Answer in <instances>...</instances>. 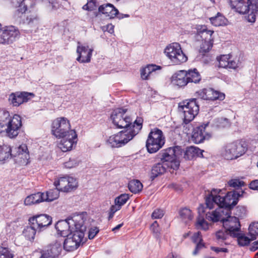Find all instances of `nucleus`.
Listing matches in <instances>:
<instances>
[{
	"mask_svg": "<svg viewBox=\"0 0 258 258\" xmlns=\"http://www.w3.org/2000/svg\"><path fill=\"white\" fill-rule=\"evenodd\" d=\"M248 231L251 239H255L258 236V222H253L250 224Z\"/></svg>",
	"mask_w": 258,
	"mask_h": 258,
	"instance_id": "obj_43",
	"label": "nucleus"
},
{
	"mask_svg": "<svg viewBox=\"0 0 258 258\" xmlns=\"http://www.w3.org/2000/svg\"><path fill=\"white\" fill-rule=\"evenodd\" d=\"M164 53L175 64L185 62L187 60V56L182 52L180 45L178 43H173L167 46L165 49Z\"/></svg>",
	"mask_w": 258,
	"mask_h": 258,
	"instance_id": "obj_8",
	"label": "nucleus"
},
{
	"mask_svg": "<svg viewBox=\"0 0 258 258\" xmlns=\"http://www.w3.org/2000/svg\"><path fill=\"white\" fill-rule=\"evenodd\" d=\"M160 66L156 64H148L145 68H143L141 70V78L143 80H148L149 79L150 76L156 71L160 70Z\"/></svg>",
	"mask_w": 258,
	"mask_h": 258,
	"instance_id": "obj_29",
	"label": "nucleus"
},
{
	"mask_svg": "<svg viewBox=\"0 0 258 258\" xmlns=\"http://www.w3.org/2000/svg\"><path fill=\"white\" fill-rule=\"evenodd\" d=\"M129 198L130 197L128 194H121L115 199V205L114 206L120 210L121 207L126 203Z\"/></svg>",
	"mask_w": 258,
	"mask_h": 258,
	"instance_id": "obj_41",
	"label": "nucleus"
},
{
	"mask_svg": "<svg viewBox=\"0 0 258 258\" xmlns=\"http://www.w3.org/2000/svg\"><path fill=\"white\" fill-rule=\"evenodd\" d=\"M191 239L192 241L195 243L203 242V239L200 232H198L194 233V234L192 236Z\"/></svg>",
	"mask_w": 258,
	"mask_h": 258,
	"instance_id": "obj_55",
	"label": "nucleus"
},
{
	"mask_svg": "<svg viewBox=\"0 0 258 258\" xmlns=\"http://www.w3.org/2000/svg\"><path fill=\"white\" fill-rule=\"evenodd\" d=\"M207 93V100H215L218 99L223 100L225 98V94L224 93L215 91L212 88H208Z\"/></svg>",
	"mask_w": 258,
	"mask_h": 258,
	"instance_id": "obj_34",
	"label": "nucleus"
},
{
	"mask_svg": "<svg viewBox=\"0 0 258 258\" xmlns=\"http://www.w3.org/2000/svg\"><path fill=\"white\" fill-rule=\"evenodd\" d=\"M42 195V192H38L28 196L25 199L24 204L26 206H30L44 202Z\"/></svg>",
	"mask_w": 258,
	"mask_h": 258,
	"instance_id": "obj_30",
	"label": "nucleus"
},
{
	"mask_svg": "<svg viewBox=\"0 0 258 258\" xmlns=\"http://www.w3.org/2000/svg\"><path fill=\"white\" fill-rule=\"evenodd\" d=\"M246 150V146H226L222 155L227 160H233L243 155Z\"/></svg>",
	"mask_w": 258,
	"mask_h": 258,
	"instance_id": "obj_20",
	"label": "nucleus"
},
{
	"mask_svg": "<svg viewBox=\"0 0 258 258\" xmlns=\"http://www.w3.org/2000/svg\"><path fill=\"white\" fill-rule=\"evenodd\" d=\"M211 24L215 26H220L226 24L227 19L221 13H218L215 17L209 19Z\"/></svg>",
	"mask_w": 258,
	"mask_h": 258,
	"instance_id": "obj_36",
	"label": "nucleus"
},
{
	"mask_svg": "<svg viewBox=\"0 0 258 258\" xmlns=\"http://www.w3.org/2000/svg\"><path fill=\"white\" fill-rule=\"evenodd\" d=\"M99 229L97 227H95L90 229L88 233V237L90 239H92L94 238L95 235L98 233Z\"/></svg>",
	"mask_w": 258,
	"mask_h": 258,
	"instance_id": "obj_57",
	"label": "nucleus"
},
{
	"mask_svg": "<svg viewBox=\"0 0 258 258\" xmlns=\"http://www.w3.org/2000/svg\"><path fill=\"white\" fill-rule=\"evenodd\" d=\"M228 184L231 187L238 188L244 185V182L242 181L239 180V179H234L229 180Z\"/></svg>",
	"mask_w": 258,
	"mask_h": 258,
	"instance_id": "obj_50",
	"label": "nucleus"
},
{
	"mask_svg": "<svg viewBox=\"0 0 258 258\" xmlns=\"http://www.w3.org/2000/svg\"><path fill=\"white\" fill-rule=\"evenodd\" d=\"M209 123L203 124L194 128L191 140L195 144L202 143L205 140H208L211 137L210 134L205 132L206 127Z\"/></svg>",
	"mask_w": 258,
	"mask_h": 258,
	"instance_id": "obj_19",
	"label": "nucleus"
},
{
	"mask_svg": "<svg viewBox=\"0 0 258 258\" xmlns=\"http://www.w3.org/2000/svg\"><path fill=\"white\" fill-rule=\"evenodd\" d=\"M180 146H173L162 151L159 154L161 162H165L168 168L177 170L180 164L179 155L177 151H180Z\"/></svg>",
	"mask_w": 258,
	"mask_h": 258,
	"instance_id": "obj_7",
	"label": "nucleus"
},
{
	"mask_svg": "<svg viewBox=\"0 0 258 258\" xmlns=\"http://www.w3.org/2000/svg\"><path fill=\"white\" fill-rule=\"evenodd\" d=\"M249 187L253 190H258V179L252 181L249 184Z\"/></svg>",
	"mask_w": 258,
	"mask_h": 258,
	"instance_id": "obj_64",
	"label": "nucleus"
},
{
	"mask_svg": "<svg viewBox=\"0 0 258 258\" xmlns=\"http://www.w3.org/2000/svg\"><path fill=\"white\" fill-rule=\"evenodd\" d=\"M256 142L255 140L249 139H241L236 141V144L238 145H247L248 144H256Z\"/></svg>",
	"mask_w": 258,
	"mask_h": 258,
	"instance_id": "obj_53",
	"label": "nucleus"
},
{
	"mask_svg": "<svg viewBox=\"0 0 258 258\" xmlns=\"http://www.w3.org/2000/svg\"><path fill=\"white\" fill-rule=\"evenodd\" d=\"M232 9L236 12L244 14L249 10L247 0H228Z\"/></svg>",
	"mask_w": 258,
	"mask_h": 258,
	"instance_id": "obj_21",
	"label": "nucleus"
},
{
	"mask_svg": "<svg viewBox=\"0 0 258 258\" xmlns=\"http://www.w3.org/2000/svg\"><path fill=\"white\" fill-rule=\"evenodd\" d=\"M11 146H0V164L10 158Z\"/></svg>",
	"mask_w": 258,
	"mask_h": 258,
	"instance_id": "obj_40",
	"label": "nucleus"
},
{
	"mask_svg": "<svg viewBox=\"0 0 258 258\" xmlns=\"http://www.w3.org/2000/svg\"><path fill=\"white\" fill-rule=\"evenodd\" d=\"M202 152L196 146H189L184 152V158L186 160H191L196 156L202 155Z\"/></svg>",
	"mask_w": 258,
	"mask_h": 258,
	"instance_id": "obj_31",
	"label": "nucleus"
},
{
	"mask_svg": "<svg viewBox=\"0 0 258 258\" xmlns=\"http://www.w3.org/2000/svg\"><path fill=\"white\" fill-rule=\"evenodd\" d=\"M199 217L196 222V227L199 229L207 230L209 229V224L205 219V212L206 210L204 205H200L198 209Z\"/></svg>",
	"mask_w": 258,
	"mask_h": 258,
	"instance_id": "obj_24",
	"label": "nucleus"
},
{
	"mask_svg": "<svg viewBox=\"0 0 258 258\" xmlns=\"http://www.w3.org/2000/svg\"><path fill=\"white\" fill-rule=\"evenodd\" d=\"M79 164L78 161L76 159H70L69 161L64 163V166L67 168H72L77 166Z\"/></svg>",
	"mask_w": 258,
	"mask_h": 258,
	"instance_id": "obj_52",
	"label": "nucleus"
},
{
	"mask_svg": "<svg viewBox=\"0 0 258 258\" xmlns=\"http://www.w3.org/2000/svg\"><path fill=\"white\" fill-rule=\"evenodd\" d=\"M229 58L226 55L221 56L220 58L218 59L219 67L223 68H227L229 64Z\"/></svg>",
	"mask_w": 258,
	"mask_h": 258,
	"instance_id": "obj_48",
	"label": "nucleus"
},
{
	"mask_svg": "<svg viewBox=\"0 0 258 258\" xmlns=\"http://www.w3.org/2000/svg\"><path fill=\"white\" fill-rule=\"evenodd\" d=\"M54 185L59 191L69 192L77 187V182L72 177L64 176L55 180Z\"/></svg>",
	"mask_w": 258,
	"mask_h": 258,
	"instance_id": "obj_14",
	"label": "nucleus"
},
{
	"mask_svg": "<svg viewBox=\"0 0 258 258\" xmlns=\"http://www.w3.org/2000/svg\"><path fill=\"white\" fill-rule=\"evenodd\" d=\"M88 3L83 7V9L88 11H93L96 7V0H87Z\"/></svg>",
	"mask_w": 258,
	"mask_h": 258,
	"instance_id": "obj_51",
	"label": "nucleus"
},
{
	"mask_svg": "<svg viewBox=\"0 0 258 258\" xmlns=\"http://www.w3.org/2000/svg\"><path fill=\"white\" fill-rule=\"evenodd\" d=\"M165 143V138L162 131L155 128L150 132L146 145H164Z\"/></svg>",
	"mask_w": 258,
	"mask_h": 258,
	"instance_id": "obj_18",
	"label": "nucleus"
},
{
	"mask_svg": "<svg viewBox=\"0 0 258 258\" xmlns=\"http://www.w3.org/2000/svg\"><path fill=\"white\" fill-rule=\"evenodd\" d=\"M247 3L250 7L247 12H250L248 16V21L250 22H254L255 13L258 11V0H247Z\"/></svg>",
	"mask_w": 258,
	"mask_h": 258,
	"instance_id": "obj_28",
	"label": "nucleus"
},
{
	"mask_svg": "<svg viewBox=\"0 0 258 258\" xmlns=\"http://www.w3.org/2000/svg\"><path fill=\"white\" fill-rule=\"evenodd\" d=\"M13 256L9 248L0 247V258H13Z\"/></svg>",
	"mask_w": 258,
	"mask_h": 258,
	"instance_id": "obj_46",
	"label": "nucleus"
},
{
	"mask_svg": "<svg viewBox=\"0 0 258 258\" xmlns=\"http://www.w3.org/2000/svg\"><path fill=\"white\" fill-rule=\"evenodd\" d=\"M172 82L179 87H184L188 84L186 71L181 70L173 75L171 78Z\"/></svg>",
	"mask_w": 258,
	"mask_h": 258,
	"instance_id": "obj_25",
	"label": "nucleus"
},
{
	"mask_svg": "<svg viewBox=\"0 0 258 258\" xmlns=\"http://www.w3.org/2000/svg\"><path fill=\"white\" fill-rule=\"evenodd\" d=\"M118 210H119L116 207H115L114 205L111 206L108 213V220L111 219L113 218L114 213Z\"/></svg>",
	"mask_w": 258,
	"mask_h": 258,
	"instance_id": "obj_59",
	"label": "nucleus"
},
{
	"mask_svg": "<svg viewBox=\"0 0 258 258\" xmlns=\"http://www.w3.org/2000/svg\"><path fill=\"white\" fill-rule=\"evenodd\" d=\"M83 221L82 219L77 221L72 218H69L65 220L58 221L55 224V227L58 232V234L62 237H66L76 230V225L78 223Z\"/></svg>",
	"mask_w": 258,
	"mask_h": 258,
	"instance_id": "obj_11",
	"label": "nucleus"
},
{
	"mask_svg": "<svg viewBox=\"0 0 258 258\" xmlns=\"http://www.w3.org/2000/svg\"><path fill=\"white\" fill-rule=\"evenodd\" d=\"M167 168L168 165L163 162L154 164L151 171L150 178L151 180H153L156 177L164 174Z\"/></svg>",
	"mask_w": 258,
	"mask_h": 258,
	"instance_id": "obj_27",
	"label": "nucleus"
},
{
	"mask_svg": "<svg viewBox=\"0 0 258 258\" xmlns=\"http://www.w3.org/2000/svg\"><path fill=\"white\" fill-rule=\"evenodd\" d=\"M26 22L30 25H37L38 24V18L35 15L31 14L27 16Z\"/></svg>",
	"mask_w": 258,
	"mask_h": 258,
	"instance_id": "obj_49",
	"label": "nucleus"
},
{
	"mask_svg": "<svg viewBox=\"0 0 258 258\" xmlns=\"http://www.w3.org/2000/svg\"><path fill=\"white\" fill-rule=\"evenodd\" d=\"M186 76L188 83H199L202 79L200 74L196 69L189 70L188 71H186Z\"/></svg>",
	"mask_w": 258,
	"mask_h": 258,
	"instance_id": "obj_32",
	"label": "nucleus"
},
{
	"mask_svg": "<svg viewBox=\"0 0 258 258\" xmlns=\"http://www.w3.org/2000/svg\"><path fill=\"white\" fill-rule=\"evenodd\" d=\"M238 235L237 236H232L233 237H236L237 238V240L238 243L239 245L241 246H244L248 245L250 241L253 240V239L248 238V237L245 236L244 234L241 233V232H239L238 234Z\"/></svg>",
	"mask_w": 258,
	"mask_h": 258,
	"instance_id": "obj_42",
	"label": "nucleus"
},
{
	"mask_svg": "<svg viewBox=\"0 0 258 258\" xmlns=\"http://www.w3.org/2000/svg\"><path fill=\"white\" fill-rule=\"evenodd\" d=\"M213 33V31L207 30L206 26H202L200 28L198 29L195 39L198 41H214L212 36Z\"/></svg>",
	"mask_w": 258,
	"mask_h": 258,
	"instance_id": "obj_23",
	"label": "nucleus"
},
{
	"mask_svg": "<svg viewBox=\"0 0 258 258\" xmlns=\"http://www.w3.org/2000/svg\"><path fill=\"white\" fill-rule=\"evenodd\" d=\"M126 109L118 108L114 109L111 114V119L116 127L119 128H126L125 132L121 131L118 134L112 136L107 140V143L111 145L125 144L131 140L142 128V119L137 118L132 123L131 118L125 114Z\"/></svg>",
	"mask_w": 258,
	"mask_h": 258,
	"instance_id": "obj_1",
	"label": "nucleus"
},
{
	"mask_svg": "<svg viewBox=\"0 0 258 258\" xmlns=\"http://www.w3.org/2000/svg\"><path fill=\"white\" fill-rule=\"evenodd\" d=\"M51 133L56 138L63 139L68 141L71 145L76 144L78 136L76 131L71 130L70 121L65 117L57 118L52 122Z\"/></svg>",
	"mask_w": 258,
	"mask_h": 258,
	"instance_id": "obj_3",
	"label": "nucleus"
},
{
	"mask_svg": "<svg viewBox=\"0 0 258 258\" xmlns=\"http://www.w3.org/2000/svg\"><path fill=\"white\" fill-rule=\"evenodd\" d=\"M73 146H57L56 150L57 152H66L72 150Z\"/></svg>",
	"mask_w": 258,
	"mask_h": 258,
	"instance_id": "obj_60",
	"label": "nucleus"
},
{
	"mask_svg": "<svg viewBox=\"0 0 258 258\" xmlns=\"http://www.w3.org/2000/svg\"><path fill=\"white\" fill-rule=\"evenodd\" d=\"M20 36V32L17 27L13 25L3 27L0 30V44H11L18 39Z\"/></svg>",
	"mask_w": 258,
	"mask_h": 258,
	"instance_id": "obj_9",
	"label": "nucleus"
},
{
	"mask_svg": "<svg viewBox=\"0 0 258 258\" xmlns=\"http://www.w3.org/2000/svg\"><path fill=\"white\" fill-rule=\"evenodd\" d=\"M208 92V89H203L202 90H200L196 92L197 95L198 96L199 98L204 99V100H207V92Z\"/></svg>",
	"mask_w": 258,
	"mask_h": 258,
	"instance_id": "obj_56",
	"label": "nucleus"
},
{
	"mask_svg": "<svg viewBox=\"0 0 258 258\" xmlns=\"http://www.w3.org/2000/svg\"><path fill=\"white\" fill-rule=\"evenodd\" d=\"M162 146H156L154 147L153 146H146L148 152L150 153H154L158 151Z\"/></svg>",
	"mask_w": 258,
	"mask_h": 258,
	"instance_id": "obj_62",
	"label": "nucleus"
},
{
	"mask_svg": "<svg viewBox=\"0 0 258 258\" xmlns=\"http://www.w3.org/2000/svg\"><path fill=\"white\" fill-rule=\"evenodd\" d=\"M0 122H7L8 127L6 128L7 135L10 138L17 136L19 130L22 126L21 117L18 114H15L13 118H10L9 112L0 111Z\"/></svg>",
	"mask_w": 258,
	"mask_h": 258,
	"instance_id": "obj_5",
	"label": "nucleus"
},
{
	"mask_svg": "<svg viewBox=\"0 0 258 258\" xmlns=\"http://www.w3.org/2000/svg\"><path fill=\"white\" fill-rule=\"evenodd\" d=\"M98 11L109 19H113L116 17L118 19H121L123 18H128L130 16L128 14H120L118 10L111 4H106L100 6L98 8Z\"/></svg>",
	"mask_w": 258,
	"mask_h": 258,
	"instance_id": "obj_15",
	"label": "nucleus"
},
{
	"mask_svg": "<svg viewBox=\"0 0 258 258\" xmlns=\"http://www.w3.org/2000/svg\"><path fill=\"white\" fill-rule=\"evenodd\" d=\"M178 110L183 113V123L188 124L199 113V106L197 99L192 98L180 102L178 104Z\"/></svg>",
	"mask_w": 258,
	"mask_h": 258,
	"instance_id": "obj_6",
	"label": "nucleus"
},
{
	"mask_svg": "<svg viewBox=\"0 0 258 258\" xmlns=\"http://www.w3.org/2000/svg\"><path fill=\"white\" fill-rule=\"evenodd\" d=\"M234 214L240 218H244L247 214L246 207L242 206H237L235 210Z\"/></svg>",
	"mask_w": 258,
	"mask_h": 258,
	"instance_id": "obj_45",
	"label": "nucleus"
},
{
	"mask_svg": "<svg viewBox=\"0 0 258 258\" xmlns=\"http://www.w3.org/2000/svg\"><path fill=\"white\" fill-rule=\"evenodd\" d=\"M229 214L224 218L222 221L223 227L229 232L231 237L237 236L239 232H241L239 219L235 216H230Z\"/></svg>",
	"mask_w": 258,
	"mask_h": 258,
	"instance_id": "obj_12",
	"label": "nucleus"
},
{
	"mask_svg": "<svg viewBox=\"0 0 258 258\" xmlns=\"http://www.w3.org/2000/svg\"><path fill=\"white\" fill-rule=\"evenodd\" d=\"M228 63L229 64L227 68L235 69L238 67V62L236 61L229 59Z\"/></svg>",
	"mask_w": 258,
	"mask_h": 258,
	"instance_id": "obj_63",
	"label": "nucleus"
},
{
	"mask_svg": "<svg viewBox=\"0 0 258 258\" xmlns=\"http://www.w3.org/2000/svg\"><path fill=\"white\" fill-rule=\"evenodd\" d=\"M217 189H213L205 197V204L210 208H214L215 206L221 207L228 211V214L230 210L238 203V198L240 196L235 191L228 192L224 197L217 195Z\"/></svg>",
	"mask_w": 258,
	"mask_h": 258,
	"instance_id": "obj_2",
	"label": "nucleus"
},
{
	"mask_svg": "<svg viewBox=\"0 0 258 258\" xmlns=\"http://www.w3.org/2000/svg\"><path fill=\"white\" fill-rule=\"evenodd\" d=\"M11 158H13L19 166H26L30 163L29 152L27 146H11Z\"/></svg>",
	"mask_w": 258,
	"mask_h": 258,
	"instance_id": "obj_10",
	"label": "nucleus"
},
{
	"mask_svg": "<svg viewBox=\"0 0 258 258\" xmlns=\"http://www.w3.org/2000/svg\"><path fill=\"white\" fill-rule=\"evenodd\" d=\"M179 214L181 220L185 223L191 221L193 218V215L191 211L187 208L180 209Z\"/></svg>",
	"mask_w": 258,
	"mask_h": 258,
	"instance_id": "obj_39",
	"label": "nucleus"
},
{
	"mask_svg": "<svg viewBox=\"0 0 258 258\" xmlns=\"http://www.w3.org/2000/svg\"><path fill=\"white\" fill-rule=\"evenodd\" d=\"M42 193L44 202H49L57 199L59 197V190L56 187L55 188L49 190L46 193Z\"/></svg>",
	"mask_w": 258,
	"mask_h": 258,
	"instance_id": "obj_33",
	"label": "nucleus"
},
{
	"mask_svg": "<svg viewBox=\"0 0 258 258\" xmlns=\"http://www.w3.org/2000/svg\"><path fill=\"white\" fill-rule=\"evenodd\" d=\"M229 237H231L229 232L224 228L219 230L216 233V237L218 243L228 244L227 240Z\"/></svg>",
	"mask_w": 258,
	"mask_h": 258,
	"instance_id": "obj_35",
	"label": "nucleus"
},
{
	"mask_svg": "<svg viewBox=\"0 0 258 258\" xmlns=\"http://www.w3.org/2000/svg\"><path fill=\"white\" fill-rule=\"evenodd\" d=\"M214 41H202L200 45V52L206 53L208 52L212 47Z\"/></svg>",
	"mask_w": 258,
	"mask_h": 258,
	"instance_id": "obj_44",
	"label": "nucleus"
},
{
	"mask_svg": "<svg viewBox=\"0 0 258 258\" xmlns=\"http://www.w3.org/2000/svg\"><path fill=\"white\" fill-rule=\"evenodd\" d=\"M219 126L221 127H226L230 126L229 120L226 118H221L219 120Z\"/></svg>",
	"mask_w": 258,
	"mask_h": 258,
	"instance_id": "obj_58",
	"label": "nucleus"
},
{
	"mask_svg": "<svg viewBox=\"0 0 258 258\" xmlns=\"http://www.w3.org/2000/svg\"><path fill=\"white\" fill-rule=\"evenodd\" d=\"M86 227L83 222L78 223L76 225V230L73 233L67 236L63 241V248L68 251H72L76 249L81 243L84 236V232Z\"/></svg>",
	"mask_w": 258,
	"mask_h": 258,
	"instance_id": "obj_4",
	"label": "nucleus"
},
{
	"mask_svg": "<svg viewBox=\"0 0 258 258\" xmlns=\"http://www.w3.org/2000/svg\"><path fill=\"white\" fill-rule=\"evenodd\" d=\"M206 212H205V216L206 219L212 223L217 222L218 221L222 222L224 220V217L228 215V211L222 208L221 207L218 206V208L215 210H211L213 208H210L209 207H205Z\"/></svg>",
	"mask_w": 258,
	"mask_h": 258,
	"instance_id": "obj_13",
	"label": "nucleus"
},
{
	"mask_svg": "<svg viewBox=\"0 0 258 258\" xmlns=\"http://www.w3.org/2000/svg\"><path fill=\"white\" fill-rule=\"evenodd\" d=\"M92 51L93 50L89 48L88 46H78L77 49L78 54L77 60L81 63L90 62Z\"/></svg>",
	"mask_w": 258,
	"mask_h": 258,
	"instance_id": "obj_22",
	"label": "nucleus"
},
{
	"mask_svg": "<svg viewBox=\"0 0 258 258\" xmlns=\"http://www.w3.org/2000/svg\"><path fill=\"white\" fill-rule=\"evenodd\" d=\"M151 230L152 231L155 237L157 238H159L160 234V230L159 225L157 221H154L151 225L150 227Z\"/></svg>",
	"mask_w": 258,
	"mask_h": 258,
	"instance_id": "obj_47",
	"label": "nucleus"
},
{
	"mask_svg": "<svg viewBox=\"0 0 258 258\" xmlns=\"http://www.w3.org/2000/svg\"><path fill=\"white\" fill-rule=\"evenodd\" d=\"M164 213L162 210L157 209L152 214L153 219H161L164 216Z\"/></svg>",
	"mask_w": 258,
	"mask_h": 258,
	"instance_id": "obj_54",
	"label": "nucleus"
},
{
	"mask_svg": "<svg viewBox=\"0 0 258 258\" xmlns=\"http://www.w3.org/2000/svg\"><path fill=\"white\" fill-rule=\"evenodd\" d=\"M29 221L30 223H32L33 227L36 228L39 232L43 228L46 227L51 224L52 218L48 215L41 214L30 218Z\"/></svg>",
	"mask_w": 258,
	"mask_h": 258,
	"instance_id": "obj_16",
	"label": "nucleus"
},
{
	"mask_svg": "<svg viewBox=\"0 0 258 258\" xmlns=\"http://www.w3.org/2000/svg\"><path fill=\"white\" fill-rule=\"evenodd\" d=\"M196 244L195 249L192 252V254L194 255H197L199 251L204 247V244L203 242H199Z\"/></svg>",
	"mask_w": 258,
	"mask_h": 258,
	"instance_id": "obj_61",
	"label": "nucleus"
},
{
	"mask_svg": "<svg viewBox=\"0 0 258 258\" xmlns=\"http://www.w3.org/2000/svg\"><path fill=\"white\" fill-rule=\"evenodd\" d=\"M35 95L33 93L27 92H17L12 93L9 96V100L14 106H19L23 103L27 102Z\"/></svg>",
	"mask_w": 258,
	"mask_h": 258,
	"instance_id": "obj_17",
	"label": "nucleus"
},
{
	"mask_svg": "<svg viewBox=\"0 0 258 258\" xmlns=\"http://www.w3.org/2000/svg\"><path fill=\"white\" fill-rule=\"evenodd\" d=\"M61 249V241L57 240L54 243L50 244L45 251L48 253L50 258H56L60 254Z\"/></svg>",
	"mask_w": 258,
	"mask_h": 258,
	"instance_id": "obj_26",
	"label": "nucleus"
},
{
	"mask_svg": "<svg viewBox=\"0 0 258 258\" xmlns=\"http://www.w3.org/2000/svg\"><path fill=\"white\" fill-rule=\"evenodd\" d=\"M128 187L132 192L137 194L142 191L143 186L140 180L134 179L129 182Z\"/></svg>",
	"mask_w": 258,
	"mask_h": 258,
	"instance_id": "obj_37",
	"label": "nucleus"
},
{
	"mask_svg": "<svg viewBox=\"0 0 258 258\" xmlns=\"http://www.w3.org/2000/svg\"><path fill=\"white\" fill-rule=\"evenodd\" d=\"M30 226H27L23 231L24 236L29 240L34 239L35 235L38 230L36 228L33 227L32 223H29Z\"/></svg>",
	"mask_w": 258,
	"mask_h": 258,
	"instance_id": "obj_38",
	"label": "nucleus"
}]
</instances>
